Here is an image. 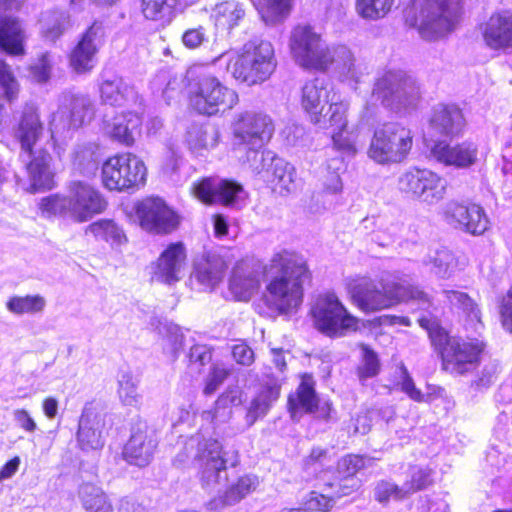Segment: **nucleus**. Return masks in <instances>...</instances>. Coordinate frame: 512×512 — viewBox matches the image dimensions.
<instances>
[{
    "mask_svg": "<svg viewBox=\"0 0 512 512\" xmlns=\"http://www.w3.org/2000/svg\"><path fill=\"white\" fill-rule=\"evenodd\" d=\"M290 52L301 67L325 70L333 62V48L309 25L296 26L290 35Z\"/></svg>",
    "mask_w": 512,
    "mask_h": 512,
    "instance_id": "12",
    "label": "nucleus"
},
{
    "mask_svg": "<svg viewBox=\"0 0 512 512\" xmlns=\"http://www.w3.org/2000/svg\"><path fill=\"white\" fill-rule=\"evenodd\" d=\"M418 322L427 330L432 346L439 352L444 370L452 374H465L479 365L485 350L483 341L449 336L435 320L426 317L419 318Z\"/></svg>",
    "mask_w": 512,
    "mask_h": 512,
    "instance_id": "3",
    "label": "nucleus"
},
{
    "mask_svg": "<svg viewBox=\"0 0 512 512\" xmlns=\"http://www.w3.org/2000/svg\"><path fill=\"white\" fill-rule=\"evenodd\" d=\"M431 157L437 162L458 169H466L478 161V146L471 141H463L454 145L437 142L430 151Z\"/></svg>",
    "mask_w": 512,
    "mask_h": 512,
    "instance_id": "21",
    "label": "nucleus"
},
{
    "mask_svg": "<svg viewBox=\"0 0 512 512\" xmlns=\"http://www.w3.org/2000/svg\"><path fill=\"white\" fill-rule=\"evenodd\" d=\"M445 220L472 235L483 234L489 226V220L482 207L476 204L464 205L450 202L444 210Z\"/></svg>",
    "mask_w": 512,
    "mask_h": 512,
    "instance_id": "18",
    "label": "nucleus"
},
{
    "mask_svg": "<svg viewBox=\"0 0 512 512\" xmlns=\"http://www.w3.org/2000/svg\"><path fill=\"white\" fill-rule=\"evenodd\" d=\"M229 374L230 371L224 365L214 364L205 379L203 393L205 395H212L215 393L227 379Z\"/></svg>",
    "mask_w": 512,
    "mask_h": 512,
    "instance_id": "60",
    "label": "nucleus"
},
{
    "mask_svg": "<svg viewBox=\"0 0 512 512\" xmlns=\"http://www.w3.org/2000/svg\"><path fill=\"white\" fill-rule=\"evenodd\" d=\"M330 91L323 80L314 79L302 88L301 106L312 123H323L322 112L329 102Z\"/></svg>",
    "mask_w": 512,
    "mask_h": 512,
    "instance_id": "32",
    "label": "nucleus"
},
{
    "mask_svg": "<svg viewBox=\"0 0 512 512\" xmlns=\"http://www.w3.org/2000/svg\"><path fill=\"white\" fill-rule=\"evenodd\" d=\"M245 16L243 6L234 0L224 1L215 6L212 17L215 25L221 30L230 31Z\"/></svg>",
    "mask_w": 512,
    "mask_h": 512,
    "instance_id": "43",
    "label": "nucleus"
},
{
    "mask_svg": "<svg viewBox=\"0 0 512 512\" xmlns=\"http://www.w3.org/2000/svg\"><path fill=\"white\" fill-rule=\"evenodd\" d=\"M99 146L94 142L77 144L71 153V162L80 172L97 167Z\"/></svg>",
    "mask_w": 512,
    "mask_h": 512,
    "instance_id": "48",
    "label": "nucleus"
},
{
    "mask_svg": "<svg viewBox=\"0 0 512 512\" xmlns=\"http://www.w3.org/2000/svg\"><path fill=\"white\" fill-rule=\"evenodd\" d=\"M314 487L315 490L309 492L302 502L304 511L328 512L339 499L355 492L360 487V481L346 479L336 482L322 475L316 478Z\"/></svg>",
    "mask_w": 512,
    "mask_h": 512,
    "instance_id": "15",
    "label": "nucleus"
},
{
    "mask_svg": "<svg viewBox=\"0 0 512 512\" xmlns=\"http://www.w3.org/2000/svg\"><path fill=\"white\" fill-rule=\"evenodd\" d=\"M257 485L258 481L256 477H240L237 482L232 484L222 495L212 499L208 503V507L211 510H218L226 506L234 505L254 491Z\"/></svg>",
    "mask_w": 512,
    "mask_h": 512,
    "instance_id": "39",
    "label": "nucleus"
},
{
    "mask_svg": "<svg viewBox=\"0 0 512 512\" xmlns=\"http://www.w3.org/2000/svg\"><path fill=\"white\" fill-rule=\"evenodd\" d=\"M419 201L432 205L444 198L446 180L429 169H419Z\"/></svg>",
    "mask_w": 512,
    "mask_h": 512,
    "instance_id": "40",
    "label": "nucleus"
},
{
    "mask_svg": "<svg viewBox=\"0 0 512 512\" xmlns=\"http://www.w3.org/2000/svg\"><path fill=\"white\" fill-rule=\"evenodd\" d=\"M365 466V460L359 455H347L343 457L337 466L338 473L342 476L341 479H331L336 482H344L346 479L356 480L353 476Z\"/></svg>",
    "mask_w": 512,
    "mask_h": 512,
    "instance_id": "57",
    "label": "nucleus"
},
{
    "mask_svg": "<svg viewBox=\"0 0 512 512\" xmlns=\"http://www.w3.org/2000/svg\"><path fill=\"white\" fill-rule=\"evenodd\" d=\"M118 395L123 405L137 407L142 399L138 380L130 373H123L118 381Z\"/></svg>",
    "mask_w": 512,
    "mask_h": 512,
    "instance_id": "54",
    "label": "nucleus"
},
{
    "mask_svg": "<svg viewBox=\"0 0 512 512\" xmlns=\"http://www.w3.org/2000/svg\"><path fill=\"white\" fill-rule=\"evenodd\" d=\"M46 299L40 294L13 295L6 301V309L13 315L41 314L46 308Z\"/></svg>",
    "mask_w": 512,
    "mask_h": 512,
    "instance_id": "41",
    "label": "nucleus"
},
{
    "mask_svg": "<svg viewBox=\"0 0 512 512\" xmlns=\"http://www.w3.org/2000/svg\"><path fill=\"white\" fill-rule=\"evenodd\" d=\"M260 159L258 164L262 165V171L269 162L266 172L280 194L287 195L297 189L296 169L293 165L282 158L276 157L270 151L262 152Z\"/></svg>",
    "mask_w": 512,
    "mask_h": 512,
    "instance_id": "25",
    "label": "nucleus"
},
{
    "mask_svg": "<svg viewBox=\"0 0 512 512\" xmlns=\"http://www.w3.org/2000/svg\"><path fill=\"white\" fill-rule=\"evenodd\" d=\"M356 135L353 132H349L348 128L339 129L332 133V141L334 146L343 152L349 154L356 153Z\"/></svg>",
    "mask_w": 512,
    "mask_h": 512,
    "instance_id": "62",
    "label": "nucleus"
},
{
    "mask_svg": "<svg viewBox=\"0 0 512 512\" xmlns=\"http://www.w3.org/2000/svg\"><path fill=\"white\" fill-rule=\"evenodd\" d=\"M196 467L200 473L202 487L207 491H216L227 480L226 465L222 446L217 440L191 437L185 444V450L193 452Z\"/></svg>",
    "mask_w": 512,
    "mask_h": 512,
    "instance_id": "11",
    "label": "nucleus"
},
{
    "mask_svg": "<svg viewBox=\"0 0 512 512\" xmlns=\"http://www.w3.org/2000/svg\"><path fill=\"white\" fill-rule=\"evenodd\" d=\"M274 133L272 119L265 114L245 112L233 124V150L243 164L259 174L262 172L260 149Z\"/></svg>",
    "mask_w": 512,
    "mask_h": 512,
    "instance_id": "5",
    "label": "nucleus"
},
{
    "mask_svg": "<svg viewBox=\"0 0 512 512\" xmlns=\"http://www.w3.org/2000/svg\"><path fill=\"white\" fill-rule=\"evenodd\" d=\"M362 351L363 361L362 364L358 367V376L361 381L376 376L380 368L377 355L374 353V351L366 346L362 348Z\"/></svg>",
    "mask_w": 512,
    "mask_h": 512,
    "instance_id": "61",
    "label": "nucleus"
},
{
    "mask_svg": "<svg viewBox=\"0 0 512 512\" xmlns=\"http://www.w3.org/2000/svg\"><path fill=\"white\" fill-rule=\"evenodd\" d=\"M106 207L107 201L103 195L92 185L82 181L71 182L66 194H52L38 203L43 217H66L76 223L89 221L104 212Z\"/></svg>",
    "mask_w": 512,
    "mask_h": 512,
    "instance_id": "2",
    "label": "nucleus"
},
{
    "mask_svg": "<svg viewBox=\"0 0 512 512\" xmlns=\"http://www.w3.org/2000/svg\"><path fill=\"white\" fill-rule=\"evenodd\" d=\"M0 88L3 95L9 101L16 98L18 94V83L9 65L0 57Z\"/></svg>",
    "mask_w": 512,
    "mask_h": 512,
    "instance_id": "58",
    "label": "nucleus"
},
{
    "mask_svg": "<svg viewBox=\"0 0 512 512\" xmlns=\"http://www.w3.org/2000/svg\"><path fill=\"white\" fill-rule=\"evenodd\" d=\"M424 264L430 267L431 272L440 278H450L458 267V260L453 253L447 249H441L428 255Z\"/></svg>",
    "mask_w": 512,
    "mask_h": 512,
    "instance_id": "46",
    "label": "nucleus"
},
{
    "mask_svg": "<svg viewBox=\"0 0 512 512\" xmlns=\"http://www.w3.org/2000/svg\"><path fill=\"white\" fill-rule=\"evenodd\" d=\"M413 144L410 129L397 122L377 127L367 154L378 164L400 163L409 154Z\"/></svg>",
    "mask_w": 512,
    "mask_h": 512,
    "instance_id": "10",
    "label": "nucleus"
},
{
    "mask_svg": "<svg viewBox=\"0 0 512 512\" xmlns=\"http://www.w3.org/2000/svg\"><path fill=\"white\" fill-rule=\"evenodd\" d=\"M69 24L68 15L61 10H51L42 14L40 27L43 36L51 41H55L66 30Z\"/></svg>",
    "mask_w": 512,
    "mask_h": 512,
    "instance_id": "47",
    "label": "nucleus"
},
{
    "mask_svg": "<svg viewBox=\"0 0 512 512\" xmlns=\"http://www.w3.org/2000/svg\"><path fill=\"white\" fill-rule=\"evenodd\" d=\"M421 96L417 80L401 70L385 72L376 80L372 91L373 98L397 113L416 109Z\"/></svg>",
    "mask_w": 512,
    "mask_h": 512,
    "instance_id": "9",
    "label": "nucleus"
},
{
    "mask_svg": "<svg viewBox=\"0 0 512 512\" xmlns=\"http://www.w3.org/2000/svg\"><path fill=\"white\" fill-rule=\"evenodd\" d=\"M375 498L380 503H387L390 499L402 500L407 497L403 485L398 486L388 481H380L375 487Z\"/></svg>",
    "mask_w": 512,
    "mask_h": 512,
    "instance_id": "59",
    "label": "nucleus"
},
{
    "mask_svg": "<svg viewBox=\"0 0 512 512\" xmlns=\"http://www.w3.org/2000/svg\"><path fill=\"white\" fill-rule=\"evenodd\" d=\"M79 497L87 512H114L105 492L94 484L81 485Z\"/></svg>",
    "mask_w": 512,
    "mask_h": 512,
    "instance_id": "45",
    "label": "nucleus"
},
{
    "mask_svg": "<svg viewBox=\"0 0 512 512\" xmlns=\"http://www.w3.org/2000/svg\"><path fill=\"white\" fill-rule=\"evenodd\" d=\"M58 114L69 128H79L93 119L95 108L88 96L66 93L62 97Z\"/></svg>",
    "mask_w": 512,
    "mask_h": 512,
    "instance_id": "26",
    "label": "nucleus"
},
{
    "mask_svg": "<svg viewBox=\"0 0 512 512\" xmlns=\"http://www.w3.org/2000/svg\"><path fill=\"white\" fill-rule=\"evenodd\" d=\"M461 0H413L406 11V22L417 28L425 40L447 35L458 19Z\"/></svg>",
    "mask_w": 512,
    "mask_h": 512,
    "instance_id": "6",
    "label": "nucleus"
},
{
    "mask_svg": "<svg viewBox=\"0 0 512 512\" xmlns=\"http://www.w3.org/2000/svg\"><path fill=\"white\" fill-rule=\"evenodd\" d=\"M51 155L46 151H39L27 165L29 187L27 190L34 193L40 189H51L54 186V173L50 164Z\"/></svg>",
    "mask_w": 512,
    "mask_h": 512,
    "instance_id": "36",
    "label": "nucleus"
},
{
    "mask_svg": "<svg viewBox=\"0 0 512 512\" xmlns=\"http://www.w3.org/2000/svg\"><path fill=\"white\" fill-rule=\"evenodd\" d=\"M106 415L85 409L79 421L77 440L82 450H97L103 447V431Z\"/></svg>",
    "mask_w": 512,
    "mask_h": 512,
    "instance_id": "31",
    "label": "nucleus"
},
{
    "mask_svg": "<svg viewBox=\"0 0 512 512\" xmlns=\"http://www.w3.org/2000/svg\"><path fill=\"white\" fill-rule=\"evenodd\" d=\"M398 189L407 197L419 201V169L412 168L403 172L398 178Z\"/></svg>",
    "mask_w": 512,
    "mask_h": 512,
    "instance_id": "56",
    "label": "nucleus"
},
{
    "mask_svg": "<svg viewBox=\"0 0 512 512\" xmlns=\"http://www.w3.org/2000/svg\"><path fill=\"white\" fill-rule=\"evenodd\" d=\"M100 97L103 103L122 106L135 103L138 94L133 86L120 77L104 80L100 85Z\"/></svg>",
    "mask_w": 512,
    "mask_h": 512,
    "instance_id": "37",
    "label": "nucleus"
},
{
    "mask_svg": "<svg viewBox=\"0 0 512 512\" xmlns=\"http://www.w3.org/2000/svg\"><path fill=\"white\" fill-rule=\"evenodd\" d=\"M279 395L280 384L278 382L272 381L263 385L247 409L245 416L247 425L252 426L259 418L264 417Z\"/></svg>",
    "mask_w": 512,
    "mask_h": 512,
    "instance_id": "38",
    "label": "nucleus"
},
{
    "mask_svg": "<svg viewBox=\"0 0 512 512\" xmlns=\"http://www.w3.org/2000/svg\"><path fill=\"white\" fill-rule=\"evenodd\" d=\"M433 483V470L427 467L412 466L409 468V479L402 485L406 497L417 491L426 489Z\"/></svg>",
    "mask_w": 512,
    "mask_h": 512,
    "instance_id": "53",
    "label": "nucleus"
},
{
    "mask_svg": "<svg viewBox=\"0 0 512 512\" xmlns=\"http://www.w3.org/2000/svg\"><path fill=\"white\" fill-rule=\"evenodd\" d=\"M333 62L341 81L356 86L368 74L367 65L346 46L333 47Z\"/></svg>",
    "mask_w": 512,
    "mask_h": 512,
    "instance_id": "33",
    "label": "nucleus"
},
{
    "mask_svg": "<svg viewBox=\"0 0 512 512\" xmlns=\"http://www.w3.org/2000/svg\"><path fill=\"white\" fill-rule=\"evenodd\" d=\"M43 130L38 108L31 103L26 104L15 129V137L20 142L21 148L31 154L33 147L42 137Z\"/></svg>",
    "mask_w": 512,
    "mask_h": 512,
    "instance_id": "29",
    "label": "nucleus"
},
{
    "mask_svg": "<svg viewBox=\"0 0 512 512\" xmlns=\"http://www.w3.org/2000/svg\"><path fill=\"white\" fill-rule=\"evenodd\" d=\"M319 399L314 389V381L311 376L304 375L295 394L288 398L289 411L293 419H297L302 413L317 412L319 418L327 419L330 413V404L318 406Z\"/></svg>",
    "mask_w": 512,
    "mask_h": 512,
    "instance_id": "23",
    "label": "nucleus"
},
{
    "mask_svg": "<svg viewBox=\"0 0 512 512\" xmlns=\"http://www.w3.org/2000/svg\"><path fill=\"white\" fill-rule=\"evenodd\" d=\"M230 263L227 251H209L195 263L194 277L205 288L213 289L223 280Z\"/></svg>",
    "mask_w": 512,
    "mask_h": 512,
    "instance_id": "24",
    "label": "nucleus"
},
{
    "mask_svg": "<svg viewBox=\"0 0 512 512\" xmlns=\"http://www.w3.org/2000/svg\"><path fill=\"white\" fill-rule=\"evenodd\" d=\"M86 234H91L98 240L110 243L112 247H120L127 242L123 229L110 219H101L91 223L86 227Z\"/></svg>",
    "mask_w": 512,
    "mask_h": 512,
    "instance_id": "42",
    "label": "nucleus"
},
{
    "mask_svg": "<svg viewBox=\"0 0 512 512\" xmlns=\"http://www.w3.org/2000/svg\"><path fill=\"white\" fill-rule=\"evenodd\" d=\"M142 118L136 112H123L104 124V133L113 141L132 146L140 135Z\"/></svg>",
    "mask_w": 512,
    "mask_h": 512,
    "instance_id": "30",
    "label": "nucleus"
},
{
    "mask_svg": "<svg viewBox=\"0 0 512 512\" xmlns=\"http://www.w3.org/2000/svg\"><path fill=\"white\" fill-rule=\"evenodd\" d=\"M186 251L182 243H171L152 263V280L164 284H173L180 280L185 265Z\"/></svg>",
    "mask_w": 512,
    "mask_h": 512,
    "instance_id": "20",
    "label": "nucleus"
},
{
    "mask_svg": "<svg viewBox=\"0 0 512 512\" xmlns=\"http://www.w3.org/2000/svg\"><path fill=\"white\" fill-rule=\"evenodd\" d=\"M348 103L345 101L332 102L325 111L322 112L323 123H313L319 128H332L333 132L339 129L348 128L347 111Z\"/></svg>",
    "mask_w": 512,
    "mask_h": 512,
    "instance_id": "50",
    "label": "nucleus"
},
{
    "mask_svg": "<svg viewBox=\"0 0 512 512\" xmlns=\"http://www.w3.org/2000/svg\"><path fill=\"white\" fill-rule=\"evenodd\" d=\"M443 293L452 306L463 311L472 330L478 331L482 328L481 311L473 299L460 291L445 290Z\"/></svg>",
    "mask_w": 512,
    "mask_h": 512,
    "instance_id": "44",
    "label": "nucleus"
},
{
    "mask_svg": "<svg viewBox=\"0 0 512 512\" xmlns=\"http://www.w3.org/2000/svg\"><path fill=\"white\" fill-rule=\"evenodd\" d=\"M219 140V132L211 126L194 127L188 134V144L196 152L214 148Z\"/></svg>",
    "mask_w": 512,
    "mask_h": 512,
    "instance_id": "51",
    "label": "nucleus"
},
{
    "mask_svg": "<svg viewBox=\"0 0 512 512\" xmlns=\"http://www.w3.org/2000/svg\"><path fill=\"white\" fill-rule=\"evenodd\" d=\"M52 58L49 53H44L39 58L38 62L30 67L31 77L38 83L48 81L51 74Z\"/></svg>",
    "mask_w": 512,
    "mask_h": 512,
    "instance_id": "63",
    "label": "nucleus"
},
{
    "mask_svg": "<svg viewBox=\"0 0 512 512\" xmlns=\"http://www.w3.org/2000/svg\"><path fill=\"white\" fill-rule=\"evenodd\" d=\"M275 66L272 44L252 40L244 44L241 53L229 60L227 70L237 81L252 86L266 81Z\"/></svg>",
    "mask_w": 512,
    "mask_h": 512,
    "instance_id": "8",
    "label": "nucleus"
},
{
    "mask_svg": "<svg viewBox=\"0 0 512 512\" xmlns=\"http://www.w3.org/2000/svg\"><path fill=\"white\" fill-rule=\"evenodd\" d=\"M193 194L208 204L232 205L242 193V186L228 180L205 178L192 187Z\"/></svg>",
    "mask_w": 512,
    "mask_h": 512,
    "instance_id": "22",
    "label": "nucleus"
},
{
    "mask_svg": "<svg viewBox=\"0 0 512 512\" xmlns=\"http://www.w3.org/2000/svg\"><path fill=\"white\" fill-rule=\"evenodd\" d=\"M188 99L190 107L203 115H216L231 110L238 103V94L208 73H189Z\"/></svg>",
    "mask_w": 512,
    "mask_h": 512,
    "instance_id": "7",
    "label": "nucleus"
},
{
    "mask_svg": "<svg viewBox=\"0 0 512 512\" xmlns=\"http://www.w3.org/2000/svg\"><path fill=\"white\" fill-rule=\"evenodd\" d=\"M430 125L441 135L455 137L463 132L466 121L456 105L437 104L433 108Z\"/></svg>",
    "mask_w": 512,
    "mask_h": 512,
    "instance_id": "34",
    "label": "nucleus"
},
{
    "mask_svg": "<svg viewBox=\"0 0 512 512\" xmlns=\"http://www.w3.org/2000/svg\"><path fill=\"white\" fill-rule=\"evenodd\" d=\"M158 446L156 430L142 419L131 427V435L123 448V458L131 465L147 466L153 459Z\"/></svg>",
    "mask_w": 512,
    "mask_h": 512,
    "instance_id": "17",
    "label": "nucleus"
},
{
    "mask_svg": "<svg viewBox=\"0 0 512 512\" xmlns=\"http://www.w3.org/2000/svg\"><path fill=\"white\" fill-rule=\"evenodd\" d=\"M352 302L365 313H374L388 309L401 301L419 300L423 308L430 305L428 296L417 287L399 282L376 281L362 277L349 285Z\"/></svg>",
    "mask_w": 512,
    "mask_h": 512,
    "instance_id": "4",
    "label": "nucleus"
},
{
    "mask_svg": "<svg viewBox=\"0 0 512 512\" xmlns=\"http://www.w3.org/2000/svg\"><path fill=\"white\" fill-rule=\"evenodd\" d=\"M135 211L140 227L151 234H169L180 223L179 216L158 197L142 200L136 205Z\"/></svg>",
    "mask_w": 512,
    "mask_h": 512,
    "instance_id": "16",
    "label": "nucleus"
},
{
    "mask_svg": "<svg viewBox=\"0 0 512 512\" xmlns=\"http://www.w3.org/2000/svg\"><path fill=\"white\" fill-rule=\"evenodd\" d=\"M160 332L163 352L172 360L177 359L184 346V334L181 328L175 324H169Z\"/></svg>",
    "mask_w": 512,
    "mask_h": 512,
    "instance_id": "52",
    "label": "nucleus"
},
{
    "mask_svg": "<svg viewBox=\"0 0 512 512\" xmlns=\"http://www.w3.org/2000/svg\"><path fill=\"white\" fill-rule=\"evenodd\" d=\"M145 179V164L132 153L110 157L102 166V182L109 190L121 191L138 186Z\"/></svg>",
    "mask_w": 512,
    "mask_h": 512,
    "instance_id": "14",
    "label": "nucleus"
},
{
    "mask_svg": "<svg viewBox=\"0 0 512 512\" xmlns=\"http://www.w3.org/2000/svg\"><path fill=\"white\" fill-rule=\"evenodd\" d=\"M25 32L18 20L0 15V49L11 56L25 54Z\"/></svg>",
    "mask_w": 512,
    "mask_h": 512,
    "instance_id": "35",
    "label": "nucleus"
},
{
    "mask_svg": "<svg viewBox=\"0 0 512 512\" xmlns=\"http://www.w3.org/2000/svg\"><path fill=\"white\" fill-rule=\"evenodd\" d=\"M268 271L272 274L265 294L268 307L279 314L296 311L303 302L304 285L311 279L304 257L286 250L275 253Z\"/></svg>",
    "mask_w": 512,
    "mask_h": 512,
    "instance_id": "1",
    "label": "nucleus"
},
{
    "mask_svg": "<svg viewBox=\"0 0 512 512\" xmlns=\"http://www.w3.org/2000/svg\"><path fill=\"white\" fill-rule=\"evenodd\" d=\"M394 0H356V11L364 19L377 20L387 15Z\"/></svg>",
    "mask_w": 512,
    "mask_h": 512,
    "instance_id": "55",
    "label": "nucleus"
},
{
    "mask_svg": "<svg viewBox=\"0 0 512 512\" xmlns=\"http://www.w3.org/2000/svg\"><path fill=\"white\" fill-rule=\"evenodd\" d=\"M311 314L315 327L329 337H342L358 329V318L348 312L334 293L319 295Z\"/></svg>",
    "mask_w": 512,
    "mask_h": 512,
    "instance_id": "13",
    "label": "nucleus"
},
{
    "mask_svg": "<svg viewBox=\"0 0 512 512\" xmlns=\"http://www.w3.org/2000/svg\"><path fill=\"white\" fill-rule=\"evenodd\" d=\"M102 38L103 27L97 22L93 23L81 36L69 57L70 66L76 73L82 74L93 69Z\"/></svg>",
    "mask_w": 512,
    "mask_h": 512,
    "instance_id": "19",
    "label": "nucleus"
},
{
    "mask_svg": "<svg viewBox=\"0 0 512 512\" xmlns=\"http://www.w3.org/2000/svg\"><path fill=\"white\" fill-rule=\"evenodd\" d=\"M179 0H141L143 16L152 21H169Z\"/></svg>",
    "mask_w": 512,
    "mask_h": 512,
    "instance_id": "49",
    "label": "nucleus"
},
{
    "mask_svg": "<svg viewBox=\"0 0 512 512\" xmlns=\"http://www.w3.org/2000/svg\"><path fill=\"white\" fill-rule=\"evenodd\" d=\"M483 38L491 49H512V12L503 11L491 15L485 24Z\"/></svg>",
    "mask_w": 512,
    "mask_h": 512,
    "instance_id": "28",
    "label": "nucleus"
},
{
    "mask_svg": "<svg viewBox=\"0 0 512 512\" xmlns=\"http://www.w3.org/2000/svg\"><path fill=\"white\" fill-rule=\"evenodd\" d=\"M260 268L249 262H240L232 270L229 290L236 300L248 301L260 288Z\"/></svg>",
    "mask_w": 512,
    "mask_h": 512,
    "instance_id": "27",
    "label": "nucleus"
},
{
    "mask_svg": "<svg viewBox=\"0 0 512 512\" xmlns=\"http://www.w3.org/2000/svg\"><path fill=\"white\" fill-rule=\"evenodd\" d=\"M500 317L503 327L512 333V287L501 301Z\"/></svg>",
    "mask_w": 512,
    "mask_h": 512,
    "instance_id": "64",
    "label": "nucleus"
}]
</instances>
